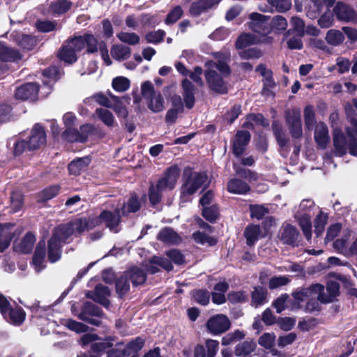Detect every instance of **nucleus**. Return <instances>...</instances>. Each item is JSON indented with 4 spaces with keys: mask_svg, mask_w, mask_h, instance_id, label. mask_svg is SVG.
Here are the masks:
<instances>
[{
    "mask_svg": "<svg viewBox=\"0 0 357 357\" xmlns=\"http://www.w3.org/2000/svg\"><path fill=\"white\" fill-rule=\"evenodd\" d=\"M120 221L119 211L114 213L105 211L99 217L90 222L86 219H77L68 225H63L55 228L53 235L48 243V257L51 262L58 261L61 257V247L73 234H80L86 229H92L100 222H105L109 229L118 232V225Z\"/></svg>",
    "mask_w": 357,
    "mask_h": 357,
    "instance_id": "1",
    "label": "nucleus"
},
{
    "mask_svg": "<svg viewBox=\"0 0 357 357\" xmlns=\"http://www.w3.org/2000/svg\"><path fill=\"white\" fill-rule=\"evenodd\" d=\"M215 56L218 62L208 63V69L205 73L206 79L213 91L225 93L227 91V84L215 69L218 70L223 75H227L230 73V69L227 63L229 58V54L217 52L215 54Z\"/></svg>",
    "mask_w": 357,
    "mask_h": 357,
    "instance_id": "2",
    "label": "nucleus"
},
{
    "mask_svg": "<svg viewBox=\"0 0 357 357\" xmlns=\"http://www.w3.org/2000/svg\"><path fill=\"white\" fill-rule=\"evenodd\" d=\"M348 107L349 106H346L345 109L352 127L346 128L347 137L339 130H335L333 135L334 147L339 155H344L347 149L351 155H357V140L354 138L355 135L357 136V119L351 116Z\"/></svg>",
    "mask_w": 357,
    "mask_h": 357,
    "instance_id": "3",
    "label": "nucleus"
},
{
    "mask_svg": "<svg viewBox=\"0 0 357 357\" xmlns=\"http://www.w3.org/2000/svg\"><path fill=\"white\" fill-rule=\"evenodd\" d=\"M208 184L209 181L206 173L185 169L184 181L181 190V199L183 201H187L188 197L195 194L199 188H207Z\"/></svg>",
    "mask_w": 357,
    "mask_h": 357,
    "instance_id": "4",
    "label": "nucleus"
},
{
    "mask_svg": "<svg viewBox=\"0 0 357 357\" xmlns=\"http://www.w3.org/2000/svg\"><path fill=\"white\" fill-rule=\"evenodd\" d=\"M323 289L324 285L314 284L295 291L293 293V296L298 304L306 301V307L309 311L319 310L318 301L322 303V301H328L321 295V290Z\"/></svg>",
    "mask_w": 357,
    "mask_h": 357,
    "instance_id": "5",
    "label": "nucleus"
},
{
    "mask_svg": "<svg viewBox=\"0 0 357 357\" xmlns=\"http://www.w3.org/2000/svg\"><path fill=\"white\" fill-rule=\"evenodd\" d=\"M74 44L78 50H83L86 46V51L89 53H93L99 49L102 58L107 66L112 64V61L109 58L108 50L106 44L101 42L98 44L96 38L91 34H86L84 36L74 38Z\"/></svg>",
    "mask_w": 357,
    "mask_h": 357,
    "instance_id": "6",
    "label": "nucleus"
},
{
    "mask_svg": "<svg viewBox=\"0 0 357 357\" xmlns=\"http://www.w3.org/2000/svg\"><path fill=\"white\" fill-rule=\"evenodd\" d=\"M141 92L151 111L157 113L165 109L164 98L160 92L155 91L153 84L151 82L146 81L142 84Z\"/></svg>",
    "mask_w": 357,
    "mask_h": 357,
    "instance_id": "7",
    "label": "nucleus"
},
{
    "mask_svg": "<svg viewBox=\"0 0 357 357\" xmlns=\"http://www.w3.org/2000/svg\"><path fill=\"white\" fill-rule=\"evenodd\" d=\"M250 22L249 28L253 31L261 34V36H268L272 31L270 17L257 13H252L249 15Z\"/></svg>",
    "mask_w": 357,
    "mask_h": 357,
    "instance_id": "8",
    "label": "nucleus"
},
{
    "mask_svg": "<svg viewBox=\"0 0 357 357\" xmlns=\"http://www.w3.org/2000/svg\"><path fill=\"white\" fill-rule=\"evenodd\" d=\"M230 327V320L222 314L212 316L206 323L207 331L213 335L222 334L227 331Z\"/></svg>",
    "mask_w": 357,
    "mask_h": 357,
    "instance_id": "9",
    "label": "nucleus"
},
{
    "mask_svg": "<svg viewBox=\"0 0 357 357\" xmlns=\"http://www.w3.org/2000/svg\"><path fill=\"white\" fill-rule=\"evenodd\" d=\"M285 119L291 136L294 138H301L303 130L300 109L294 108L286 111Z\"/></svg>",
    "mask_w": 357,
    "mask_h": 357,
    "instance_id": "10",
    "label": "nucleus"
},
{
    "mask_svg": "<svg viewBox=\"0 0 357 357\" xmlns=\"http://www.w3.org/2000/svg\"><path fill=\"white\" fill-rule=\"evenodd\" d=\"M180 176V169L174 165L168 168L164 176L158 181V190L167 191L173 190Z\"/></svg>",
    "mask_w": 357,
    "mask_h": 357,
    "instance_id": "11",
    "label": "nucleus"
},
{
    "mask_svg": "<svg viewBox=\"0 0 357 357\" xmlns=\"http://www.w3.org/2000/svg\"><path fill=\"white\" fill-rule=\"evenodd\" d=\"M26 142L28 150L38 149L43 146L46 142V133L44 128L39 124L35 125Z\"/></svg>",
    "mask_w": 357,
    "mask_h": 357,
    "instance_id": "12",
    "label": "nucleus"
},
{
    "mask_svg": "<svg viewBox=\"0 0 357 357\" xmlns=\"http://www.w3.org/2000/svg\"><path fill=\"white\" fill-rule=\"evenodd\" d=\"M273 41V38L271 36H260L257 37L254 34L251 33H243L241 34L236 42V47L237 49H243L247 46L259 44L266 43L271 44Z\"/></svg>",
    "mask_w": 357,
    "mask_h": 357,
    "instance_id": "13",
    "label": "nucleus"
},
{
    "mask_svg": "<svg viewBox=\"0 0 357 357\" xmlns=\"http://www.w3.org/2000/svg\"><path fill=\"white\" fill-rule=\"evenodd\" d=\"M39 86L36 83H26L17 88L15 96L19 100H36L38 94Z\"/></svg>",
    "mask_w": 357,
    "mask_h": 357,
    "instance_id": "14",
    "label": "nucleus"
},
{
    "mask_svg": "<svg viewBox=\"0 0 357 357\" xmlns=\"http://www.w3.org/2000/svg\"><path fill=\"white\" fill-rule=\"evenodd\" d=\"M334 13L337 18L345 22H357V13L348 6L337 3L334 7Z\"/></svg>",
    "mask_w": 357,
    "mask_h": 357,
    "instance_id": "15",
    "label": "nucleus"
},
{
    "mask_svg": "<svg viewBox=\"0 0 357 357\" xmlns=\"http://www.w3.org/2000/svg\"><path fill=\"white\" fill-rule=\"evenodd\" d=\"M15 229L11 223L0 224V252H3L10 245L14 237Z\"/></svg>",
    "mask_w": 357,
    "mask_h": 357,
    "instance_id": "16",
    "label": "nucleus"
},
{
    "mask_svg": "<svg viewBox=\"0 0 357 357\" xmlns=\"http://www.w3.org/2000/svg\"><path fill=\"white\" fill-rule=\"evenodd\" d=\"M144 266L146 271L152 274L159 271L160 268L169 271L173 267L169 259L158 256L152 257L148 263L144 264Z\"/></svg>",
    "mask_w": 357,
    "mask_h": 357,
    "instance_id": "17",
    "label": "nucleus"
},
{
    "mask_svg": "<svg viewBox=\"0 0 357 357\" xmlns=\"http://www.w3.org/2000/svg\"><path fill=\"white\" fill-rule=\"evenodd\" d=\"M74 38L68 41L61 49L58 56L62 61L68 63H73L77 61L76 53L79 52L74 44Z\"/></svg>",
    "mask_w": 357,
    "mask_h": 357,
    "instance_id": "18",
    "label": "nucleus"
},
{
    "mask_svg": "<svg viewBox=\"0 0 357 357\" xmlns=\"http://www.w3.org/2000/svg\"><path fill=\"white\" fill-rule=\"evenodd\" d=\"M110 291L107 287L102 284H98L96 287L93 291H88L86 296L93 299L94 301L102 304L104 306H108L109 304L108 297Z\"/></svg>",
    "mask_w": 357,
    "mask_h": 357,
    "instance_id": "19",
    "label": "nucleus"
},
{
    "mask_svg": "<svg viewBox=\"0 0 357 357\" xmlns=\"http://www.w3.org/2000/svg\"><path fill=\"white\" fill-rule=\"evenodd\" d=\"M250 139L249 132L245 130L238 131L233 141V153L236 156L241 155L245 151L246 145Z\"/></svg>",
    "mask_w": 357,
    "mask_h": 357,
    "instance_id": "20",
    "label": "nucleus"
},
{
    "mask_svg": "<svg viewBox=\"0 0 357 357\" xmlns=\"http://www.w3.org/2000/svg\"><path fill=\"white\" fill-rule=\"evenodd\" d=\"M314 137L315 142L320 149H324L326 148L327 144L330 142V137L328 128L324 123L319 122L317 123L314 128Z\"/></svg>",
    "mask_w": 357,
    "mask_h": 357,
    "instance_id": "21",
    "label": "nucleus"
},
{
    "mask_svg": "<svg viewBox=\"0 0 357 357\" xmlns=\"http://www.w3.org/2000/svg\"><path fill=\"white\" fill-rule=\"evenodd\" d=\"M221 0H195L189 9V13L192 16L199 15L201 13L212 8L219 3Z\"/></svg>",
    "mask_w": 357,
    "mask_h": 357,
    "instance_id": "22",
    "label": "nucleus"
},
{
    "mask_svg": "<svg viewBox=\"0 0 357 357\" xmlns=\"http://www.w3.org/2000/svg\"><path fill=\"white\" fill-rule=\"evenodd\" d=\"M157 239L169 245L178 244L181 241V237L170 227L162 229L157 236Z\"/></svg>",
    "mask_w": 357,
    "mask_h": 357,
    "instance_id": "23",
    "label": "nucleus"
},
{
    "mask_svg": "<svg viewBox=\"0 0 357 357\" xmlns=\"http://www.w3.org/2000/svg\"><path fill=\"white\" fill-rule=\"evenodd\" d=\"M298 232L296 228L291 225L284 226L280 231V240L284 243L290 245H296Z\"/></svg>",
    "mask_w": 357,
    "mask_h": 357,
    "instance_id": "24",
    "label": "nucleus"
},
{
    "mask_svg": "<svg viewBox=\"0 0 357 357\" xmlns=\"http://www.w3.org/2000/svg\"><path fill=\"white\" fill-rule=\"evenodd\" d=\"M45 241H42L38 243L33 257V265L37 272L40 271L45 268Z\"/></svg>",
    "mask_w": 357,
    "mask_h": 357,
    "instance_id": "25",
    "label": "nucleus"
},
{
    "mask_svg": "<svg viewBox=\"0 0 357 357\" xmlns=\"http://www.w3.org/2000/svg\"><path fill=\"white\" fill-rule=\"evenodd\" d=\"M72 6V3L68 0H56L50 3L49 13L54 15H61L68 12Z\"/></svg>",
    "mask_w": 357,
    "mask_h": 357,
    "instance_id": "26",
    "label": "nucleus"
},
{
    "mask_svg": "<svg viewBox=\"0 0 357 357\" xmlns=\"http://www.w3.org/2000/svg\"><path fill=\"white\" fill-rule=\"evenodd\" d=\"M244 236L246 238V242L248 245H252L260 238L263 237L262 230L259 225H250L244 231Z\"/></svg>",
    "mask_w": 357,
    "mask_h": 357,
    "instance_id": "27",
    "label": "nucleus"
},
{
    "mask_svg": "<svg viewBox=\"0 0 357 357\" xmlns=\"http://www.w3.org/2000/svg\"><path fill=\"white\" fill-rule=\"evenodd\" d=\"M295 218L298 220L301 228L307 240H310L312 236V224L311 215L307 213L301 214V213H295Z\"/></svg>",
    "mask_w": 357,
    "mask_h": 357,
    "instance_id": "28",
    "label": "nucleus"
},
{
    "mask_svg": "<svg viewBox=\"0 0 357 357\" xmlns=\"http://www.w3.org/2000/svg\"><path fill=\"white\" fill-rule=\"evenodd\" d=\"M91 163V158L88 156L79 158L73 160L68 165V170L71 174L77 175L85 171Z\"/></svg>",
    "mask_w": 357,
    "mask_h": 357,
    "instance_id": "29",
    "label": "nucleus"
},
{
    "mask_svg": "<svg viewBox=\"0 0 357 357\" xmlns=\"http://www.w3.org/2000/svg\"><path fill=\"white\" fill-rule=\"evenodd\" d=\"M36 241L34 235L31 233H27L19 243L15 245L16 252L21 253H29L33 247Z\"/></svg>",
    "mask_w": 357,
    "mask_h": 357,
    "instance_id": "30",
    "label": "nucleus"
},
{
    "mask_svg": "<svg viewBox=\"0 0 357 357\" xmlns=\"http://www.w3.org/2000/svg\"><path fill=\"white\" fill-rule=\"evenodd\" d=\"M183 89V96L185 106L188 109H191L195 104L194 86L188 79H184L182 82Z\"/></svg>",
    "mask_w": 357,
    "mask_h": 357,
    "instance_id": "31",
    "label": "nucleus"
},
{
    "mask_svg": "<svg viewBox=\"0 0 357 357\" xmlns=\"http://www.w3.org/2000/svg\"><path fill=\"white\" fill-rule=\"evenodd\" d=\"M227 190L231 193L243 195L250 191V188L245 182L233 178L228 182Z\"/></svg>",
    "mask_w": 357,
    "mask_h": 357,
    "instance_id": "32",
    "label": "nucleus"
},
{
    "mask_svg": "<svg viewBox=\"0 0 357 357\" xmlns=\"http://www.w3.org/2000/svg\"><path fill=\"white\" fill-rule=\"evenodd\" d=\"M111 54L118 61H124L130 56L131 50L123 45H114L111 48Z\"/></svg>",
    "mask_w": 357,
    "mask_h": 357,
    "instance_id": "33",
    "label": "nucleus"
},
{
    "mask_svg": "<svg viewBox=\"0 0 357 357\" xmlns=\"http://www.w3.org/2000/svg\"><path fill=\"white\" fill-rule=\"evenodd\" d=\"M96 116L107 127H114L117 125L112 113L105 108L96 109Z\"/></svg>",
    "mask_w": 357,
    "mask_h": 357,
    "instance_id": "34",
    "label": "nucleus"
},
{
    "mask_svg": "<svg viewBox=\"0 0 357 357\" xmlns=\"http://www.w3.org/2000/svg\"><path fill=\"white\" fill-rule=\"evenodd\" d=\"M24 319L25 312L22 308L11 309L9 307V310H7V319H6L14 325H20L24 321Z\"/></svg>",
    "mask_w": 357,
    "mask_h": 357,
    "instance_id": "35",
    "label": "nucleus"
},
{
    "mask_svg": "<svg viewBox=\"0 0 357 357\" xmlns=\"http://www.w3.org/2000/svg\"><path fill=\"white\" fill-rule=\"evenodd\" d=\"M134 286L143 284L146 280V274L139 268H133L125 273Z\"/></svg>",
    "mask_w": 357,
    "mask_h": 357,
    "instance_id": "36",
    "label": "nucleus"
},
{
    "mask_svg": "<svg viewBox=\"0 0 357 357\" xmlns=\"http://www.w3.org/2000/svg\"><path fill=\"white\" fill-rule=\"evenodd\" d=\"M20 59V53L12 48L0 43V59L5 61H15Z\"/></svg>",
    "mask_w": 357,
    "mask_h": 357,
    "instance_id": "37",
    "label": "nucleus"
},
{
    "mask_svg": "<svg viewBox=\"0 0 357 357\" xmlns=\"http://www.w3.org/2000/svg\"><path fill=\"white\" fill-rule=\"evenodd\" d=\"M340 285L337 282H329L326 287V291L328 294L324 292V289L321 290V295L324 297L328 299V301H322L323 303H328L333 301L335 297L338 295L339 293Z\"/></svg>",
    "mask_w": 357,
    "mask_h": 357,
    "instance_id": "38",
    "label": "nucleus"
},
{
    "mask_svg": "<svg viewBox=\"0 0 357 357\" xmlns=\"http://www.w3.org/2000/svg\"><path fill=\"white\" fill-rule=\"evenodd\" d=\"M266 290L261 287H255L252 293V304L258 307L266 302Z\"/></svg>",
    "mask_w": 357,
    "mask_h": 357,
    "instance_id": "39",
    "label": "nucleus"
},
{
    "mask_svg": "<svg viewBox=\"0 0 357 357\" xmlns=\"http://www.w3.org/2000/svg\"><path fill=\"white\" fill-rule=\"evenodd\" d=\"M344 40L343 33L336 29H331L328 31L326 36V40L331 45L336 46L342 43Z\"/></svg>",
    "mask_w": 357,
    "mask_h": 357,
    "instance_id": "40",
    "label": "nucleus"
},
{
    "mask_svg": "<svg viewBox=\"0 0 357 357\" xmlns=\"http://www.w3.org/2000/svg\"><path fill=\"white\" fill-rule=\"evenodd\" d=\"M256 343L253 340L245 341L236 345L235 354L236 356L248 355L255 351Z\"/></svg>",
    "mask_w": 357,
    "mask_h": 357,
    "instance_id": "41",
    "label": "nucleus"
},
{
    "mask_svg": "<svg viewBox=\"0 0 357 357\" xmlns=\"http://www.w3.org/2000/svg\"><path fill=\"white\" fill-rule=\"evenodd\" d=\"M62 137L70 142H84L86 141V136L84 135H80L79 131L75 130L73 128L66 130L63 132Z\"/></svg>",
    "mask_w": 357,
    "mask_h": 357,
    "instance_id": "42",
    "label": "nucleus"
},
{
    "mask_svg": "<svg viewBox=\"0 0 357 357\" xmlns=\"http://www.w3.org/2000/svg\"><path fill=\"white\" fill-rule=\"evenodd\" d=\"M117 38L124 43L135 45L139 43L140 38L135 33L121 31L116 35Z\"/></svg>",
    "mask_w": 357,
    "mask_h": 357,
    "instance_id": "43",
    "label": "nucleus"
},
{
    "mask_svg": "<svg viewBox=\"0 0 357 357\" xmlns=\"http://www.w3.org/2000/svg\"><path fill=\"white\" fill-rule=\"evenodd\" d=\"M112 340L111 338H107L102 342L93 343L91 353L98 357L104 350L113 346Z\"/></svg>",
    "mask_w": 357,
    "mask_h": 357,
    "instance_id": "44",
    "label": "nucleus"
},
{
    "mask_svg": "<svg viewBox=\"0 0 357 357\" xmlns=\"http://www.w3.org/2000/svg\"><path fill=\"white\" fill-rule=\"evenodd\" d=\"M130 80L123 76L116 77L112 81V87L118 92H124L127 91L130 88Z\"/></svg>",
    "mask_w": 357,
    "mask_h": 357,
    "instance_id": "45",
    "label": "nucleus"
},
{
    "mask_svg": "<svg viewBox=\"0 0 357 357\" xmlns=\"http://www.w3.org/2000/svg\"><path fill=\"white\" fill-rule=\"evenodd\" d=\"M304 121L306 129L312 130L315 123V114L312 106L307 105L305 107Z\"/></svg>",
    "mask_w": 357,
    "mask_h": 357,
    "instance_id": "46",
    "label": "nucleus"
},
{
    "mask_svg": "<svg viewBox=\"0 0 357 357\" xmlns=\"http://www.w3.org/2000/svg\"><path fill=\"white\" fill-rule=\"evenodd\" d=\"M272 127L279 146L282 148L284 147L287 144V139L281 125L275 121L273 123Z\"/></svg>",
    "mask_w": 357,
    "mask_h": 357,
    "instance_id": "47",
    "label": "nucleus"
},
{
    "mask_svg": "<svg viewBox=\"0 0 357 357\" xmlns=\"http://www.w3.org/2000/svg\"><path fill=\"white\" fill-rule=\"evenodd\" d=\"M276 336L273 333H266L258 340L259 344L265 349H271L275 342Z\"/></svg>",
    "mask_w": 357,
    "mask_h": 357,
    "instance_id": "48",
    "label": "nucleus"
},
{
    "mask_svg": "<svg viewBox=\"0 0 357 357\" xmlns=\"http://www.w3.org/2000/svg\"><path fill=\"white\" fill-rule=\"evenodd\" d=\"M116 289L117 294L122 296L125 295L130 289V284L127 276L124 274L121 275L116 282Z\"/></svg>",
    "mask_w": 357,
    "mask_h": 357,
    "instance_id": "49",
    "label": "nucleus"
},
{
    "mask_svg": "<svg viewBox=\"0 0 357 357\" xmlns=\"http://www.w3.org/2000/svg\"><path fill=\"white\" fill-rule=\"evenodd\" d=\"M192 237L196 243L202 245H208L211 246L216 243V240L215 238L201 231L195 232Z\"/></svg>",
    "mask_w": 357,
    "mask_h": 357,
    "instance_id": "50",
    "label": "nucleus"
},
{
    "mask_svg": "<svg viewBox=\"0 0 357 357\" xmlns=\"http://www.w3.org/2000/svg\"><path fill=\"white\" fill-rule=\"evenodd\" d=\"M63 324L70 331H75L77 333L86 332L89 328L87 326L73 319H66L64 321Z\"/></svg>",
    "mask_w": 357,
    "mask_h": 357,
    "instance_id": "51",
    "label": "nucleus"
},
{
    "mask_svg": "<svg viewBox=\"0 0 357 357\" xmlns=\"http://www.w3.org/2000/svg\"><path fill=\"white\" fill-rule=\"evenodd\" d=\"M183 10L180 6H175L167 15L165 20L166 24H172L178 21L183 15Z\"/></svg>",
    "mask_w": 357,
    "mask_h": 357,
    "instance_id": "52",
    "label": "nucleus"
},
{
    "mask_svg": "<svg viewBox=\"0 0 357 357\" xmlns=\"http://www.w3.org/2000/svg\"><path fill=\"white\" fill-rule=\"evenodd\" d=\"M139 208V203L137 199L132 196L128 202L125 204L122 207V213L126 215L129 213H134L138 211Z\"/></svg>",
    "mask_w": 357,
    "mask_h": 357,
    "instance_id": "53",
    "label": "nucleus"
},
{
    "mask_svg": "<svg viewBox=\"0 0 357 357\" xmlns=\"http://www.w3.org/2000/svg\"><path fill=\"white\" fill-rule=\"evenodd\" d=\"M328 216L326 214L320 212L317 215L314 222V232L317 236L322 234L324 229L325 225L327 222Z\"/></svg>",
    "mask_w": 357,
    "mask_h": 357,
    "instance_id": "54",
    "label": "nucleus"
},
{
    "mask_svg": "<svg viewBox=\"0 0 357 357\" xmlns=\"http://www.w3.org/2000/svg\"><path fill=\"white\" fill-rule=\"evenodd\" d=\"M256 71L264 77L265 86L271 87L274 85V82L272 80V73L264 64L259 65L256 68Z\"/></svg>",
    "mask_w": 357,
    "mask_h": 357,
    "instance_id": "55",
    "label": "nucleus"
},
{
    "mask_svg": "<svg viewBox=\"0 0 357 357\" xmlns=\"http://www.w3.org/2000/svg\"><path fill=\"white\" fill-rule=\"evenodd\" d=\"M250 210L251 217L257 220L263 218L268 213V209L261 205H251Z\"/></svg>",
    "mask_w": 357,
    "mask_h": 357,
    "instance_id": "56",
    "label": "nucleus"
},
{
    "mask_svg": "<svg viewBox=\"0 0 357 357\" xmlns=\"http://www.w3.org/2000/svg\"><path fill=\"white\" fill-rule=\"evenodd\" d=\"M268 1L280 13L287 11L291 6V0H268Z\"/></svg>",
    "mask_w": 357,
    "mask_h": 357,
    "instance_id": "57",
    "label": "nucleus"
},
{
    "mask_svg": "<svg viewBox=\"0 0 357 357\" xmlns=\"http://www.w3.org/2000/svg\"><path fill=\"white\" fill-rule=\"evenodd\" d=\"M351 236V231H346L344 233V235L340 239H337L334 243L333 246L334 248L336 249L337 251L340 252H344V250H346V246L348 243V241Z\"/></svg>",
    "mask_w": 357,
    "mask_h": 357,
    "instance_id": "58",
    "label": "nucleus"
},
{
    "mask_svg": "<svg viewBox=\"0 0 357 357\" xmlns=\"http://www.w3.org/2000/svg\"><path fill=\"white\" fill-rule=\"evenodd\" d=\"M239 55L243 59H257L262 56V52L257 48H249L241 50Z\"/></svg>",
    "mask_w": 357,
    "mask_h": 357,
    "instance_id": "59",
    "label": "nucleus"
},
{
    "mask_svg": "<svg viewBox=\"0 0 357 357\" xmlns=\"http://www.w3.org/2000/svg\"><path fill=\"white\" fill-rule=\"evenodd\" d=\"M270 22L272 29H275L278 31H284L287 27V20L281 15L274 17Z\"/></svg>",
    "mask_w": 357,
    "mask_h": 357,
    "instance_id": "60",
    "label": "nucleus"
},
{
    "mask_svg": "<svg viewBox=\"0 0 357 357\" xmlns=\"http://www.w3.org/2000/svg\"><path fill=\"white\" fill-rule=\"evenodd\" d=\"M194 299L202 305H206L209 303L210 294L206 290H197L193 294Z\"/></svg>",
    "mask_w": 357,
    "mask_h": 357,
    "instance_id": "61",
    "label": "nucleus"
},
{
    "mask_svg": "<svg viewBox=\"0 0 357 357\" xmlns=\"http://www.w3.org/2000/svg\"><path fill=\"white\" fill-rule=\"evenodd\" d=\"M206 357H215L219 349V342L218 340L208 339L206 341Z\"/></svg>",
    "mask_w": 357,
    "mask_h": 357,
    "instance_id": "62",
    "label": "nucleus"
},
{
    "mask_svg": "<svg viewBox=\"0 0 357 357\" xmlns=\"http://www.w3.org/2000/svg\"><path fill=\"white\" fill-rule=\"evenodd\" d=\"M11 206L14 212L20 211L22 208L23 199L20 192H13L10 197Z\"/></svg>",
    "mask_w": 357,
    "mask_h": 357,
    "instance_id": "63",
    "label": "nucleus"
},
{
    "mask_svg": "<svg viewBox=\"0 0 357 357\" xmlns=\"http://www.w3.org/2000/svg\"><path fill=\"white\" fill-rule=\"evenodd\" d=\"M288 301L289 296L287 294H282L274 301L273 306L278 313H280L288 307Z\"/></svg>",
    "mask_w": 357,
    "mask_h": 357,
    "instance_id": "64",
    "label": "nucleus"
}]
</instances>
